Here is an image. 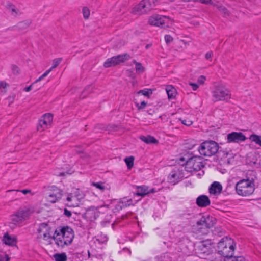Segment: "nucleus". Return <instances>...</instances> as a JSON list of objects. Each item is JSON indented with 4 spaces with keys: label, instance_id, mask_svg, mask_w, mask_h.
Instances as JSON below:
<instances>
[{
    "label": "nucleus",
    "instance_id": "24",
    "mask_svg": "<svg viewBox=\"0 0 261 261\" xmlns=\"http://www.w3.org/2000/svg\"><path fill=\"white\" fill-rule=\"evenodd\" d=\"M135 188L136 190L135 194L137 196L144 197V196L148 194V187L146 186H135Z\"/></svg>",
    "mask_w": 261,
    "mask_h": 261
},
{
    "label": "nucleus",
    "instance_id": "21",
    "mask_svg": "<svg viewBox=\"0 0 261 261\" xmlns=\"http://www.w3.org/2000/svg\"><path fill=\"white\" fill-rule=\"evenodd\" d=\"M196 203L199 207H205L210 205L211 201L207 196L201 195L197 198Z\"/></svg>",
    "mask_w": 261,
    "mask_h": 261
},
{
    "label": "nucleus",
    "instance_id": "40",
    "mask_svg": "<svg viewBox=\"0 0 261 261\" xmlns=\"http://www.w3.org/2000/svg\"><path fill=\"white\" fill-rule=\"evenodd\" d=\"M228 259L231 261H245V258L243 256H233L227 257Z\"/></svg>",
    "mask_w": 261,
    "mask_h": 261
},
{
    "label": "nucleus",
    "instance_id": "32",
    "mask_svg": "<svg viewBox=\"0 0 261 261\" xmlns=\"http://www.w3.org/2000/svg\"><path fill=\"white\" fill-rule=\"evenodd\" d=\"M249 139L252 142L261 147V136L253 134L250 136Z\"/></svg>",
    "mask_w": 261,
    "mask_h": 261
},
{
    "label": "nucleus",
    "instance_id": "53",
    "mask_svg": "<svg viewBox=\"0 0 261 261\" xmlns=\"http://www.w3.org/2000/svg\"><path fill=\"white\" fill-rule=\"evenodd\" d=\"M190 85L192 87V89L194 91L196 90L198 88L199 86L197 84L190 83Z\"/></svg>",
    "mask_w": 261,
    "mask_h": 261
},
{
    "label": "nucleus",
    "instance_id": "45",
    "mask_svg": "<svg viewBox=\"0 0 261 261\" xmlns=\"http://www.w3.org/2000/svg\"><path fill=\"white\" fill-rule=\"evenodd\" d=\"M164 38L165 40L167 43H169L173 40V38L170 35H166Z\"/></svg>",
    "mask_w": 261,
    "mask_h": 261
},
{
    "label": "nucleus",
    "instance_id": "55",
    "mask_svg": "<svg viewBox=\"0 0 261 261\" xmlns=\"http://www.w3.org/2000/svg\"><path fill=\"white\" fill-rule=\"evenodd\" d=\"M21 193L24 194H27L28 193H31V191L29 189H23L20 191Z\"/></svg>",
    "mask_w": 261,
    "mask_h": 261
},
{
    "label": "nucleus",
    "instance_id": "15",
    "mask_svg": "<svg viewBox=\"0 0 261 261\" xmlns=\"http://www.w3.org/2000/svg\"><path fill=\"white\" fill-rule=\"evenodd\" d=\"M184 178L183 173L179 170H173L168 176V181L172 185H175Z\"/></svg>",
    "mask_w": 261,
    "mask_h": 261
},
{
    "label": "nucleus",
    "instance_id": "57",
    "mask_svg": "<svg viewBox=\"0 0 261 261\" xmlns=\"http://www.w3.org/2000/svg\"><path fill=\"white\" fill-rule=\"evenodd\" d=\"M180 1L183 2H188L190 1L196 2V0H180Z\"/></svg>",
    "mask_w": 261,
    "mask_h": 261
},
{
    "label": "nucleus",
    "instance_id": "52",
    "mask_svg": "<svg viewBox=\"0 0 261 261\" xmlns=\"http://www.w3.org/2000/svg\"><path fill=\"white\" fill-rule=\"evenodd\" d=\"M196 2H199L202 4H212V3L211 2V0H196Z\"/></svg>",
    "mask_w": 261,
    "mask_h": 261
},
{
    "label": "nucleus",
    "instance_id": "5",
    "mask_svg": "<svg viewBox=\"0 0 261 261\" xmlns=\"http://www.w3.org/2000/svg\"><path fill=\"white\" fill-rule=\"evenodd\" d=\"M214 249L213 241L210 239H206L200 241L198 244L196 253L199 257L204 258L213 253Z\"/></svg>",
    "mask_w": 261,
    "mask_h": 261
},
{
    "label": "nucleus",
    "instance_id": "10",
    "mask_svg": "<svg viewBox=\"0 0 261 261\" xmlns=\"http://www.w3.org/2000/svg\"><path fill=\"white\" fill-rule=\"evenodd\" d=\"M130 56L127 54L113 56L112 58H108L106 60L103 64V66L105 68L115 66L120 64L121 63H124L125 61L128 60Z\"/></svg>",
    "mask_w": 261,
    "mask_h": 261
},
{
    "label": "nucleus",
    "instance_id": "33",
    "mask_svg": "<svg viewBox=\"0 0 261 261\" xmlns=\"http://www.w3.org/2000/svg\"><path fill=\"white\" fill-rule=\"evenodd\" d=\"M108 238L107 235L102 233L98 234L96 237V241L99 244H105L108 241Z\"/></svg>",
    "mask_w": 261,
    "mask_h": 261
},
{
    "label": "nucleus",
    "instance_id": "49",
    "mask_svg": "<svg viewBox=\"0 0 261 261\" xmlns=\"http://www.w3.org/2000/svg\"><path fill=\"white\" fill-rule=\"evenodd\" d=\"M181 123L186 126H190L192 124V122L191 121L186 120H181Z\"/></svg>",
    "mask_w": 261,
    "mask_h": 261
},
{
    "label": "nucleus",
    "instance_id": "44",
    "mask_svg": "<svg viewBox=\"0 0 261 261\" xmlns=\"http://www.w3.org/2000/svg\"><path fill=\"white\" fill-rule=\"evenodd\" d=\"M146 105H147V102H145V101H142L141 102V103H140V105H139L138 103H136V105L137 107L138 110H141V109H143L145 108V107H146Z\"/></svg>",
    "mask_w": 261,
    "mask_h": 261
},
{
    "label": "nucleus",
    "instance_id": "4",
    "mask_svg": "<svg viewBox=\"0 0 261 261\" xmlns=\"http://www.w3.org/2000/svg\"><path fill=\"white\" fill-rule=\"evenodd\" d=\"M159 0H142L133 9L132 13L135 15L146 14L152 10Z\"/></svg>",
    "mask_w": 261,
    "mask_h": 261
},
{
    "label": "nucleus",
    "instance_id": "37",
    "mask_svg": "<svg viewBox=\"0 0 261 261\" xmlns=\"http://www.w3.org/2000/svg\"><path fill=\"white\" fill-rule=\"evenodd\" d=\"M138 94H142V95L149 96L152 93V91L150 89H145L143 90H140L138 92Z\"/></svg>",
    "mask_w": 261,
    "mask_h": 261
},
{
    "label": "nucleus",
    "instance_id": "48",
    "mask_svg": "<svg viewBox=\"0 0 261 261\" xmlns=\"http://www.w3.org/2000/svg\"><path fill=\"white\" fill-rule=\"evenodd\" d=\"M10 258L9 257V255L7 254H5L4 256H1L0 261H9Z\"/></svg>",
    "mask_w": 261,
    "mask_h": 261
},
{
    "label": "nucleus",
    "instance_id": "27",
    "mask_svg": "<svg viewBox=\"0 0 261 261\" xmlns=\"http://www.w3.org/2000/svg\"><path fill=\"white\" fill-rule=\"evenodd\" d=\"M196 233L201 234H206L208 233V228L206 227L202 223H200L198 221L196 223Z\"/></svg>",
    "mask_w": 261,
    "mask_h": 261
},
{
    "label": "nucleus",
    "instance_id": "11",
    "mask_svg": "<svg viewBox=\"0 0 261 261\" xmlns=\"http://www.w3.org/2000/svg\"><path fill=\"white\" fill-rule=\"evenodd\" d=\"M170 19L165 16L155 15L151 16L149 19V23L151 25L159 27L168 26Z\"/></svg>",
    "mask_w": 261,
    "mask_h": 261
},
{
    "label": "nucleus",
    "instance_id": "43",
    "mask_svg": "<svg viewBox=\"0 0 261 261\" xmlns=\"http://www.w3.org/2000/svg\"><path fill=\"white\" fill-rule=\"evenodd\" d=\"M38 79H37L33 83H32L31 85H30L29 86L27 87H25L24 88V91H26V92H29L30 91V90H31L33 87L35 86V85L39 81H37Z\"/></svg>",
    "mask_w": 261,
    "mask_h": 261
},
{
    "label": "nucleus",
    "instance_id": "34",
    "mask_svg": "<svg viewBox=\"0 0 261 261\" xmlns=\"http://www.w3.org/2000/svg\"><path fill=\"white\" fill-rule=\"evenodd\" d=\"M127 168L130 169L134 165V157L133 156L127 157L124 160Z\"/></svg>",
    "mask_w": 261,
    "mask_h": 261
},
{
    "label": "nucleus",
    "instance_id": "9",
    "mask_svg": "<svg viewBox=\"0 0 261 261\" xmlns=\"http://www.w3.org/2000/svg\"><path fill=\"white\" fill-rule=\"evenodd\" d=\"M204 167L202 159L200 156H194L190 158L186 163V168L189 172L199 171Z\"/></svg>",
    "mask_w": 261,
    "mask_h": 261
},
{
    "label": "nucleus",
    "instance_id": "50",
    "mask_svg": "<svg viewBox=\"0 0 261 261\" xmlns=\"http://www.w3.org/2000/svg\"><path fill=\"white\" fill-rule=\"evenodd\" d=\"M64 214L68 218L70 217L72 215L71 211L66 208H65L64 210Z\"/></svg>",
    "mask_w": 261,
    "mask_h": 261
},
{
    "label": "nucleus",
    "instance_id": "2",
    "mask_svg": "<svg viewBox=\"0 0 261 261\" xmlns=\"http://www.w3.org/2000/svg\"><path fill=\"white\" fill-rule=\"evenodd\" d=\"M74 234L73 229L68 226L59 227L54 232L53 239L58 247L62 248L71 244Z\"/></svg>",
    "mask_w": 261,
    "mask_h": 261
},
{
    "label": "nucleus",
    "instance_id": "23",
    "mask_svg": "<svg viewBox=\"0 0 261 261\" xmlns=\"http://www.w3.org/2000/svg\"><path fill=\"white\" fill-rule=\"evenodd\" d=\"M62 60V59L60 58L55 59L53 60V64L52 66L50 68V69L46 70L41 76H40L38 79L37 81H41L44 77L46 76L53 69L55 68L59 65V64L61 63Z\"/></svg>",
    "mask_w": 261,
    "mask_h": 261
},
{
    "label": "nucleus",
    "instance_id": "51",
    "mask_svg": "<svg viewBox=\"0 0 261 261\" xmlns=\"http://www.w3.org/2000/svg\"><path fill=\"white\" fill-rule=\"evenodd\" d=\"M205 81V77L203 75L200 76L198 79V82L200 84H203L204 83Z\"/></svg>",
    "mask_w": 261,
    "mask_h": 261
},
{
    "label": "nucleus",
    "instance_id": "38",
    "mask_svg": "<svg viewBox=\"0 0 261 261\" xmlns=\"http://www.w3.org/2000/svg\"><path fill=\"white\" fill-rule=\"evenodd\" d=\"M82 13L85 19H88L89 18L90 15V10L87 7H84L83 8Z\"/></svg>",
    "mask_w": 261,
    "mask_h": 261
},
{
    "label": "nucleus",
    "instance_id": "28",
    "mask_svg": "<svg viewBox=\"0 0 261 261\" xmlns=\"http://www.w3.org/2000/svg\"><path fill=\"white\" fill-rule=\"evenodd\" d=\"M166 91L169 99H172L175 98L176 90L172 85L167 86Z\"/></svg>",
    "mask_w": 261,
    "mask_h": 261
},
{
    "label": "nucleus",
    "instance_id": "41",
    "mask_svg": "<svg viewBox=\"0 0 261 261\" xmlns=\"http://www.w3.org/2000/svg\"><path fill=\"white\" fill-rule=\"evenodd\" d=\"M92 185L95 187L96 188L102 191L105 190V186H103V184L102 182H93Z\"/></svg>",
    "mask_w": 261,
    "mask_h": 261
},
{
    "label": "nucleus",
    "instance_id": "30",
    "mask_svg": "<svg viewBox=\"0 0 261 261\" xmlns=\"http://www.w3.org/2000/svg\"><path fill=\"white\" fill-rule=\"evenodd\" d=\"M49 125H50V124L49 123H47V121H45L44 119H40L39 121L37 130L41 132L44 129L47 128Z\"/></svg>",
    "mask_w": 261,
    "mask_h": 261
},
{
    "label": "nucleus",
    "instance_id": "39",
    "mask_svg": "<svg viewBox=\"0 0 261 261\" xmlns=\"http://www.w3.org/2000/svg\"><path fill=\"white\" fill-rule=\"evenodd\" d=\"M43 119L50 124L53 120V115L50 114H45L43 115Z\"/></svg>",
    "mask_w": 261,
    "mask_h": 261
},
{
    "label": "nucleus",
    "instance_id": "35",
    "mask_svg": "<svg viewBox=\"0 0 261 261\" xmlns=\"http://www.w3.org/2000/svg\"><path fill=\"white\" fill-rule=\"evenodd\" d=\"M217 8L220 12L224 14L225 17L229 16L230 13L225 7L223 6H218Z\"/></svg>",
    "mask_w": 261,
    "mask_h": 261
},
{
    "label": "nucleus",
    "instance_id": "61",
    "mask_svg": "<svg viewBox=\"0 0 261 261\" xmlns=\"http://www.w3.org/2000/svg\"><path fill=\"white\" fill-rule=\"evenodd\" d=\"M40 88V87H36V90H38Z\"/></svg>",
    "mask_w": 261,
    "mask_h": 261
},
{
    "label": "nucleus",
    "instance_id": "62",
    "mask_svg": "<svg viewBox=\"0 0 261 261\" xmlns=\"http://www.w3.org/2000/svg\"><path fill=\"white\" fill-rule=\"evenodd\" d=\"M85 96H86V95H84V96H83V98H84Z\"/></svg>",
    "mask_w": 261,
    "mask_h": 261
},
{
    "label": "nucleus",
    "instance_id": "1",
    "mask_svg": "<svg viewBox=\"0 0 261 261\" xmlns=\"http://www.w3.org/2000/svg\"><path fill=\"white\" fill-rule=\"evenodd\" d=\"M256 179V172L253 170H248L246 178L240 180L235 186L237 193L242 196H249L255 189L254 181Z\"/></svg>",
    "mask_w": 261,
    "mask_h": 261
},
{
    "label": "nucleus",
    "instance_id": "56",
    "mask_svg": "<svg viewBox=\"0 0 261 261\" xmlns=\"http://www.w3.org/2000/svg\"><path fill=\"white\" fill-rule=\"evenodd\" d=\"M148 194L149 193H154L156 192L154 188H152L150 190L148 189Z\"/></svg>",
    "mask_w": 261,
    "mask_h": 261
},
{
    "label": "nucleus",
    "instance_id": "3",
    "mask_svg": "<svg viewBox=\"0 0 261 261\" xmlns=\"http://www.w3.org/2000/svg\"><path fill=\"white\" fill-rule=\"evenodd\" d=\"M236 248V243L233 240L228 237H225L218 243V251L219 254L227 258L232 257Z\"/></svg>",
    "mask_w": 261,
    "mask_h": 261
},
{
    "label": "nucleus",
    "instance_id": "20",
    "mask_svg": "<svg viewBox=\"0 0 261 261\" xmlns=\"http://www.w3.org/2000/svg\"><path fill=\"white\" fill-rule=\"evenodd\" d=\"M209 192L211 194L215 196L220 195L222 190V186L218 181H214L212 183L209 188Z\"/></svg>",
    "mask_w": 261,
    "mask_h": 261
},
{
    "label": "nucleus",
    "instance_id": "19",
    "mask_svg": "<svg viewBox=\"0 0 261 261\" xmlns=\"http://www.w3.org/2000/svg\"><path fill=\"white\" fill-rule=\"evenodd\" d=\"M200 223H202L206 227L210 228L216 224L217 220L213 216H202L199 221Z\"/></svg>",
    "mask_w": 261,
    "mask_h": 261
},
{
    "label": "nucleus",
    "instance_id": "22",
    "mask_svg": "<svg viewBox=\"0 0 261 261\" xmlns=\"http://www.w3.org/2000/svg\"><path fill=\"white\" fill-rule=\"evenodd\" d=\"M132 205H133L132 199L124 198L118 202L116 205V208L119 211Z\"/></svg>",
    "mask_w": 261,
    "mask_h": 261
},
{
    "label": "nucleus",
    "instance_id": "31",
    "mask_svg": "<svg viewBox=\"0 0 261 261\" xmlns=\"http://www.w3.org/2000/svg\"><path fill=\"white\" fill-rule=\"evenodd\" d=\"M55 261H66L67 257L65 253H56L53 255Z\"/></svg>",
    "mask_w": 261,
    "mask_h": 261
},
{
    "label": "nucleus",
    "instance_id": "13",
    "mask_svg": "<svg viewBox=\"0 0 261 261\" xmlns=\"http://www.w3.org/2000/svg\"><path fill=\"white\" fill-rule=\"evenodd\" d=\"M83 198V194H76V193L68 194L66 198V200L68 202L67 204L70 207L79 206Z\"/></svg>",
    "mask_w": 261,
    "mask_h": 261
},
{
    "label": "nucleus",
    "instance_id": "46",
    "mask_svg": "<svg viewBox=\"0 0 261 261\" xmlns=\"http://www.w3.org/2000/svg\"><path fill=\"white\" fill-rule=\"evenodd\" d=\"M11 69L14 74H15L19 73V69L16 65H12L11 66Z\"/></svg>",
    "mask_w": 261,
    "mask_h": 261
},
{
    "label": "nucleus",
    "instance_id": "59",
    "mask_svg": "<svg viewBox=\"0 0 261 261\" xmlns=\"http://www.w3.org/2000/svg\"><path fill=\"white\" fill-rule=\"evenodd\" d=\"M151 46V44H147L146 46V48H148Z\"/></svg>",
    "mask_w": 261,
    "mask_h": 261
},
{
    "label": "nucleus",
    "instance_id": "25",
    "mask_svg": "<svg viewBox=\"0 0 261 261\" xmlns=\"http://www.w3.org/2000/svg\"><path fill=\"white\" fill-rule=\"evenodd\" d=\"M3 242L6 245L13 246L16 244V239L15 237H11L7 233L3 237Z\"/></svg>",
    "mask_w": 261,
    "mask_h": 261
},
{
    "label": "nucleus",
    "instance_id": "7",
    "mask_svg": "<svg viewBox=\"0 0 261 261\" xmlns=\"http://www.w3.org/2000/svg\"><path fill=\"white\" fill-rule=\"evenodd\" d=\"M212 99L214 102L225 100L230 98L229 90L223 84L215 86L212 92Z\"/></svg>",
    "mask_w": 261,
    "mask_h": 261
},
{
    "label": "nucleus",
    "instance_id": "29",
    "mask_svg": "<svg viewBox=\"0 0 261 261\" xmlns=\"http://www.w3.org/2000/svg\"><path fill=\"white\" fill-rule=\"evenodd\" d=\"M140 139L147 144H156L158 142V140L154 137L150 135L147 136H141Z\"/></svg>",
    "mask_w": 261,
    "mask_h": 261
},
{
    "label": "nucleus",
    "instance_id": "14",
    "mask_svg": "<svg viewBox=\"0 0 261 261\" xmlns=\"http://www.w3.org/2000/svg\"><path fill=\"white\" fill-rule=\"evenodd\" d=\"M50 190L51 192H49L47 199L49 202L55 203L61 198L63 191L55 186L52 187Z\"/></svg>",
    "mask_w": 261,
    "mask_h": 261
},
{
    "label": "nucleus",
    "instance_id": "18",
    "mask_svg": "<svg viewBox=\"0 0 261 261\" xmlns=\"http://www.w3.org/2000/svg\"><path fill=\"white\" fill-rule=\"evenodd\" d=\"M31 23L32 21L31 20H25L18 23L16 25L13 26L8 28L7 30L10 31H22L28 29L31 24Z\"/></svg>",
    "mask_w": 261,
    "mask_h": 261
},
{
    "label": "nucleus",
    "instance_id": "47",
    "mask_svg": "<svg viewBox=\"0 0 261 261\" xmlns=\"http://www.w3.org/2000/svg\"><path fill=\"white\" fill-rule=\"evenodd\" d=\"M212 56H213V52L210 51V52L206 53V54H205V57L206 60L211 61Z\"/></svg>",
    "mask_w": 261,
    "mask_h": 261
},
{
    "label": "nucleus",
    "instance_id": "36",
    "mask_svg": "<svg viewBox=\"0 0 261 261\" xmlns=\"http://www.w3.org/2000/svg\"><path fill=\"white\" fill-rule=\"evenodd\" d=\"M133 63L136 65V70L137 72L142 73L144 71V68L141 63L137 62L136 60H134Z\"/></svg>",
    "mask_w": 261,
    "mask_h": 261
},
{
    "label": "nucleus",
    "instance_id": "58",
    "mask_svg": "<svg viewBox=\"0 0 261 261\" xmlns=\"http://www.w3.org/2000/svg\"><path fill=\"white\" fill-rule=\"evenodd\" d=\"M106 223H109V222H106V221H102L101 222V225L103 226H106Z\"/></svg>",
    "mask_w": 261,
    "mask_h": 261
},
{
    "label": "nucleus",
    "instance_id": "63",
    "mask_svg": "<svg viewBox=\"0 0 261 261\" xmlns=\"http://www.w3.org/2000/svg\"><path fill=\"white\" fill-rule=\"evenodd\" d=\"M212 0H211V2H212Z\"/></svg>",
    "mask_w": 261,
    "mask_h": 261
},
{
    "label": "nucleus",
    "instance_id": "54",
    "mask_svg": "<svg viewBox=\"0 0 261 261\" xmlns=\"http://www.w3.org/2000/svg\"><path fill=\"white\" fill-rule=\"evenodd\" d=\"M7 86H8V84L6 82L4 81L0 82V88L5 89Z\"/></svg>",
    "mask_w": 261,
    "mask_h": 261
},
{
    "label": "nucleus",
    "instance_id": "8",
    "mask_svg": "<svg viewBox=\"0 0 261 261\" xmlns=\"http://www.w3.org/2000/svg\"><path fill=\"white\" fill-rule=\"evenodd\" d=\"M29 211L27 209H19L14 214L11 216L10 224L18 225L29 216Z\"/></svg>",
    "mask_w": 261,
    "mask_h": 261
},
{
    "label": "nucleus",
    "instance_id": "6",
    "mask_svg": "<svg viewBox=\"0 0 261 261\" xmlns=\"http://www.w3.org/2000/svg\"><path fill=\"white\" fill-rule=\"evenodd\" d=\"M219 148V146L215 141H205L199 146V151L201 155L205 156H211L218 152Z\"/></svg>",
    "mask_w": 261,
    "mask_h": 261
},
{
    "label": "nucleus",
    "instance_id": "42",
    "mask_svg": "<svg viewBox=\"0 0 261 261\" xmlns=\"http://www.w3.org/2000/svg\"><path fill=\"white\" fill-rule=\"evenodd\" d=\"M93 86L89 85L87 86L83 92L82 94L90 93L93 92Z\"/></svg>",
    "mask_w": 261,
    "mask_h": 261
},
{
    "label": "nucleus",
    "instance_id": "16",
    "mask_svg": "<svg viewBox=\"0 0 261 261\" xmlns=\"http://www.w3.org/2000/svg\"><path fill=\"white\" fill-rule=\"evenodd\" d=\"M227 142H237L238 143L241 141H244L246 140L245 136L241 132H233L227 135Z\"/></svg>",
    "mask_w": 261,
    "mask_h": 261
},
{
    "label": "nucleus",
    "instance_id": "60",
    "mask_svg": "<svg viewBox=\"0 0 261 261\" xmlns=\"http://www.w3.org/2000/svg\"><path fill=\"white\" fill-rule=\"evenodd\" d=\"M64 175V173H60L59 174V176H63V175Z\"/></svg>",
    "mask_w": 261,
    "mask_h": 261
},
{
    "label": "nucleus",
    "instance_id": "12",
    "mask_svg": "<svg viewBox=\"0 0 261 261\" xmlns=\"http://www.w3.org/2000/svg\"><path fill=\"white\" fill-rule=\"evenodd\" d=\"M50 227L47 223H43L41 224L37 229L38 233L37 237L38 238H43L44 240L48 241L51 243L48 240V239H53V237H52L50 234Z\"/></svg>",
    "mask_w": 261,
    "mask_h": 261
},
{
    "label": "nucleus",
    "instance_id": "26",
    "mask_svg": "<svg viewBox=\"0 0 261 261\" xmlns=\"http://www.w3.org/2000/svg\"><path fill=\"white\" fill-rule=\"evenodd\" d=\"M7 11L12 16L16 17L18 14L19 10L12 4L8 2L5 6Z\"/></svg>",
    "mask_w": 261,
    "mask_h": 261
},
{
    "label": "nucleus",
    "instance_id": "17",
    "mask_svg": "<svg viewBox=\"0 0 261 261\" xmlns=\"http://www.w3.org/2000/svg\"><path fill=\"white\" fill-rule=\"evenodd\" d=\"M99 213L97 208L90 207L86 210L85 213V217L87 220L92 222L99 216Z\"/></svg>",
    "mask_w": 261,
    "mask_h": 261
}]
</instances>
